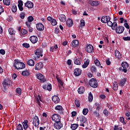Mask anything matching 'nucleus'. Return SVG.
I'll return each instance as SVG.
<instances>
[{
  "label": "nucleus",
  "instance_id": "36",
  "mask_svg": "<svg viewBox=\"0 0 130 130\" xmlns=\"http://www.w3.org/2000/svg\"><path fill=\"white\" fill-rule=\"evenodd\" d=\"M113 130H123L122 127L119 126L118 125H115Z\"/></svg>",
  "mask_w": 130,
  "mask_h": 130
},
{
  "label": "nucleus",
  "instance_id": "60",
  "mask_svg": "<svg viewBox=\"0 0 130 130\" xmlns=\"http://www.w3.org/2000/svg\"><path fill=\"white\" fill-rule=\"evenodd\" d=\"M93 115H95L96 117H99V116H100L99 113L97 112L96 111L93 112Z\"/></svg>",
  "mask_w": 130,
  "mask_h": 130
},
{
  "label": "nucleus",
  "instance_id": "28",
  "mask_svg": "<svg viewBox=\"0 0 130 130\" xmlns=\"http://www.w3.org/2000/svg\"><path fill=\"white\" fill-rule=\"evenodd\" d=\"M27 64L30 67H34L35 61L33 59H29L27 61Z\"/></svg>",
  "mask_w": 130,
  "mask_h": 130
},
{
  "label": "nucleus",
  "instance_id": "4",
  "mask_svg": "<svg viewBox=\"0 0 130 130\" xmlns=\"http://www.w3.org/2000/svg\"><path fill=\"white\" fill-rule=\"evenodd\" d=\"M77 120L78 121H80L81 123L80 125V126H83L84 127V126H85V124H84V123L87 121V119L83 115H81L79 117H77Z\"/></svg>",
  "mask_w": 130,
  "mask_h": 130
},
{
  "label": "nucleus",
  "instance_id": "20",
  "mask_svg": "<svg viewBox=\"0 0 130 130\" xmlns=\"http://www.w3.org/2000/svg\"><path fill=\"white\" fill-rule=\"evenodd\" d=\"M115 30L117 34H121L123 33V31H124V27L119 26L118 27H117V29H116Z\"/></svg>",
  "mask_w": 130,
  "mask_h": 130
},
{
  "label": "nucleus",
  "instance_id": "27",
  "mask_svg": "<svg viewBox=\"0 0 130 130\" xmlns=\"http://www.w3.org/2000/svg\"><path fill=\"white\" fill-rule=\"evenodd\" d=\"M72 47H77L79 45V41L77 40H74L72 42Z\"/></svg>",
  "mask_w": 130,
  "mask_h": 130
},
{
  "label": "nucleus",
  "instance_id": "15",
  "mask_svg": "<svg viewBox=\"0 0 130 130\" xmlns=\"http://www.w3.org/2000/svg\"><path fill=\"white\" fill-rule=\"evenodd\" d=\"M25 7L28 9H32L34 7V4L31 1H27L25 4Z\"/></svg>",
  "mask_w": 130,
  "mask_h": 130
},
{
  "label": "nucleus",
  "instance_id": "35",
  "mask_svg": "<svg viewBox=\"0 0 130 130\" xmlns=\"http://www.w3.org/2000/svg\"><path fill=\"white\" fill-rule=\"evenodd\" d=\"M74 63L75 64H77V66H80V64H81V61L80 60V59H74Z\"/></svg>",
  "mask_w": 130,
  "mask_h": 130
},
{
  "label": "nucleus",
  "instance_id": "14",
  "mask_svg": "<svg viewBox=\"0 0 130 130\" xmlns=\"http://www.w3.org/2000/svg\"><path fill=\"white\" fill-rule=\"evenodd\" d=\"M110 19V17L108 16H103L101 19L102 23L106 24L108 22L109 20Z\"/></svg>",
  "mask_w": 130,
  "mask_h": 130
},
{
  "label": "nucleus",
  "instance_id": "10",
  "mask_svg": "<svg viewBox=\"0 0 130 130\" xmlns=\"http://www.w3.org/2000/svg\"><path fill=\"white\" fill-rule=\"evenodd\" d=\"M86 52L88 53H93L94 52V48L91 44L87 45L85 47Z\"/></svg>",
  "mask_w": 130,
  "mask_h": 130
},
{
  "label": "nucleus",
  "instance_id": "26",
  "mask_svg": "<svg viewBox=\"0 0 130 130\" xmlns=\"http://www.w3.org/2000/svg\"><path fill=\"white\" fill-rule=\"evenodd\" d=\"M58 19L61 22L64 23L67 21L66 15L63 14H61L58 16Z\"/></svg>",
  "mask_w": 130,
  "mask_h": 130
},
{
  "label": "nucleus",
  "instance_id": "2",
  "mask_svg": "<svg viewBox=\"0 0 130 130\" xmlns=\"http://www.w3.org/2000/svg\"><path fill=\"white\" fill-rule=\"evenodd\" d=\"M35 54H36L37 56H33V59H38L40 56L42 57V56H43V49H42L41 48L37 49L36 52H35Z\"/></svg>",
  "mask_w": 130,
  "mask_h": 130
},
{
  "label": "nucleus",
  "instance_id": "57",
  "mask_svg": "<svg viewBox=\"0 0 130 130\" xmlns=\"http://www.w3.org/2000/svg\"><path fill=\"white\" fill-rule=\"evenodd\" d=\"M31 24H32L31 22H30L29 21L25 22V25H26L27 28H28L29 27H31Z\"/></svg>",
  "mask_w": 130,
  "mask_h": 130
},
{
  "label": "nucleus",
  "instance_id": "38",
  "mask_svg": "<svg viewBox=\"0 0 130 130\" xmlns=\"http://www.w3.org/2000/svg\"><path fill=\"white\" fill-rule=\"evenodd\" d=\"M112 30H116L117 29V23L114 22L112 26Z\"/></svg>",
  "mask_w": 130,
  "mask_h": 130
},
{
  "label": "nucleus",
  "instance_id": "46",
  "mask_svg": "<svg viewBox=\"0 0 130 130\" xmlns=\"http://www.w3.org/2000/svg\"><path fill=\"white\" fill-rule=\"evenodd\" d=\"M16 91L18 95H21V94H22V90L20 88H16Z\"/></svg>",
  "mask_w": 130,
  "mask_h": 130
},
{
  "label": "nucleus",
  "instance_id": "42",
  "mask_svg": "<svg viewBox=\"0 0 130 130\" xmlns=\"http://www.w3.org/2000/svg\"><path fill=\"white\" fill-rule=\"evenodd\" d=\"M34 20V18L32 16H29L27 17V22L32 23V21Z\"/></svg>",
  "mask_w": 130,
  "mask_h": 130
},
{
  "label": "nucleus",
  "instance_id": "55",
  "mask_svg": "<svg viewBox=\"0 0 130 130\" xmlns=\"http://www.w3.org/2000/svg\"><path fill=\"white\" fill-rule=\"evenodd\" d=\"M20 18L21 19H25V12H22L20 14Z\"/></svg>",
  "mask_w": 130,
  "mask_h": 130
},
{
  "label": "nucleus",
  "instance_id": "32",
  "mask_svg": "<svg viewBox=\"0 0 130 130\" xmlns=\"http://www.w3.org/2000/svg\"><path fill=\"white\" fill-rule=\"evenodd\" d=\"M8 31L10 35H15V33H16V31L12 28H9Z\"/></svg>",
  "mask_w": 130,
  "mask_h": 130
},
{
  "label": "nucleus",
  "instance_id": "39",
  "mask_svg": "<svg viewBox=\"0 0 130 130\" xmlns=\"http://www.w3.org/2000/svg\"><path fill=\"white\" fill-rule=\"evenodd\" d=\"M3 4L6 6H10L11 1L10 0H3Z\"/></svg>",
  "mask_w": 130,
  "mask_h": 130
},
{
  "label": "nucleus",
  "instance_id": "31",
  "mask_svg": "<svg viewBox=\"0 0 130 130\" xmlns=\"http://www.w3.org/2000/svg\"><path fill=\"white\" fill-rule=\"evenodd\" d=\"M21 75L23 76V77H28V76H29V75H30V72H29V71L28 70H25L24 71H23L22 72Z\"/></svg>",
  "mask_w": 130,
  "mask_h": 130
},
{
  "label": "nucleus",
  "instance_id": "23",
  "mask_svg": "<svg viewBox=\"0 0 130 130\" xmlns=\"http://www.w3.org/2000/svg\"><path fill=\"white\" fill-rule=\"evenodd\" d=\"M74 73L75 76L78 77L79 76H81V75L82 74V70L80 69L77 68L74 70Z\"/></svg>",
  "mask_w": 130,
  "mask_h": 130
},
{
  "label": "nucleus",
  "instance_id": "19",
  "mask_svg": "<svg viewBox=\"0 0 130 130\" xmlns=\"http://www.w3.org/2000/svg\"><path fill=\"white\" fill-rule=\"evenodd\" d=\"M52 101L54 103H55L56 104H57V103H59L60 102V99L57 95H53L52 97Z\"/></svg>",
  "mask_w": 130,
  "mask_h": 130
},
{
  "label": "nucleus",
  "instance_id": "47",
  "mask_svg": "<svg viewBox=\"0 0 130 130\" xmlns=\"http://www.w3.org/2000/svg\"><path fill=\"white\" fill-rule=\"evenodd\" d=\"M16 129H17V130H23V126H22V124H18V125L16 127Z\"/></svg>",
  "mask_w": 130,
  "mask_h": 130
},
{
  "label": "nucleus",
  "instance_id": "52",
  "mask_svg": "<svg viewBox=\"0 0 130 130\" xmlns=\"http://www.w3.org/2000/svg\"><path fill=\"white\" fill-rule=\"evenodd\" d=\"M94 63L95 64H96L98 67H100V61H99V60L98 59H96L94 60Z\"/></svg>",
  "mask_w": 130,
  "mask_h": 130
},
{
  "label": "nucleus",
  "instance_id": "3",
  "mask_svg": "<svg viewBox=\"0 0 130 130\" xmlns=\"http://www.w3.org/2000/svg\"><path fill=\"white\" fill-rule=\"evenodd\" d=\"M121 67L122 68H119V71H121L122 72L126 73V72H127V69L129 68V65H128V63H127V62H124L121 63Z\"/></svg>",
  "mask_w": 130,
  "mask_h": 130
},
{
  "label": "nucleus",
  "instance_id": "8",
  "mask_svg": "<svg viewBox=\"0 0 130 130\" xmlns=\"http://www.w3.org/2000/svg\"><path fill=\"white\" fill-rule=\"evenodd\" d=\"M37 79L39 80L42 83H44V82H46V79H45V77L43 76L41 73H38L36 74Z\"/></svg>",
  "mask_w": 130,
  "mask_h": 130
},
{
  "label": "nucleus",
  "instance_id": "18",
  "mask_svg": "<svg viewBox=\"0 0 130 130\" xmlns=\"http://www.w3.org/2000/svg\"><path fill=\"white\" fill-rule=\"evenodd\" d=\"M29 40L31 43L35 44V43H37V42L38 41V38H37V36H32L31 37H30Z\"/></svg>",
  "mask_w": 130,
  "mask_h": 130
},
{
  "label": "nucleus",
  "instance_id": "63",
  "mask_svg": "<svg viewBox=\"0 0 130 130\" xmlns=\"http://www.w3.org/2000/svg\"><path fill=\"white\" fill-rule=\"evenodd\" d=\"M18 7L23 6V1L22 0L18 1Z\"/></svg>",
  "mask_w": 130,
  "mask_h": 130
},
{
  "label": "nucleus",
  "instance_id": "7",
  "mask_svg": "<svg viewBox=\"0 0 130 130\" xmlns=\"http://www.w3.org/2000/svg\"><path fill=\"white\" fill-rule=\"evenodd\" d=\"M22 125L23 126V129L27 130L29 128V130H32L31 127H30V125L29 124V121L27 119H25L22 122Z\"/></svg>",
  "mask_w": 130,
  "mask_h": 130
},
{
  "label": "nucleus",
  "instance_id": "21",
  "mask_svg": "<svg viewBox=\"0 0 130 130\" xmlns=\"http://www.w3.org/2000/svg\"><path fill=\"white\" fill-rule=\"evenodd\" d=\"M42 88H43V89H44V90H47L48 91L50 92V91H51V90H52V85H51V84H48V85H43L42 86Z\"/></svg>",
  "mask_w": 130,
  "mask_h": 130
},
{
  "label": "nucleus",
  "instance_id": "24",
  "mask_svg": "<svg viewBox=\"0 0 130 130\" xmlns=\"http://www.w3.org/2000/svg\"><path fill=\"white\" fill-rule=\"evenodd\" d=\"M126 80L127 79L126 78H122L120 79V80L119 81V85L121 87H123L124 85H125V83L126 82Z\"/></svg>",
  "mask_w": 130,
  "mask_h": 130
},
{
  "label": "nucleus",
  "instance_id": "50",
  "mask_svg": "<svg viewBox=\"0 0 130 130\" xmlns=\"http://www.w3.org/2000/svg\"><path fill=\"white\" fill-rule=\"evenodd\" d=\"M12 11L13 13H16V12H17V6L16 5H14L12 7Z\"/></svg>",
  "mask_w": 130,
  "mask_h": 130
},
{
  "label": "nucleus",
  "instance_id": "16",
  "mask_svg": "<svg viewBox=\"0 0 130 130\" xmlns=\"http://www.w3.org/2000/svg\"><path fill=\"white\" fill-rule=\"evenodd\" d=\"M36 28L38 31H43L44 30V25L41 23H38L36 24Z\"/></svg>",
  "mask_w": 130,
  "mask_h": 130
},
{
  "label": "nucleus",
  "instance_id": "49",
  "mask_svg": "<svg viewBox=\"0 0 130 130\" xmlns=\"http://www.w3.org/2000/svg\"><path fill=\"white\" fill-rule=\"evenodd\" d=\"M84 63L87 64V66H89L90 63V60L89 59H84Z\"/></svg>",
  "mask_w": 130,
  "mask_h": 130
},
{
  "label": "nucleus",
  "instance_id": "62",
  "mask_svg": "<svg viewBox=\"0 0 130 130\" xmlns=\"http://www.w3.org/2000/svg\"><path fill=\"white\" fill-rule=\"evenodd\" d=\"M0 53L2 55H5V54H6V51H5V50H4V49H1L0 50Z\"/></svg>",
  "mask_w": 130,
  "mask_h": 130
},
{
  "label": "nucleus",
  "instance_id": "40",
  "mask_svg": "<svg viewBox=\"0 0 130 130\" xmlns=\"http://www.w3.org/2000/svg\"><path fill=\"white\" fill-rule=\"evenodd\" d=\"M75 105L77 107V108L80 107L81 106V103H80V101L79 100H76L75 101Z\"/></svg>",
  "mask_w": 130,
  "mask_h": 130
},
{
  "label": "nucleus",
  "instance_id": "53",
  "mask_svg": "<svg viewBox=\"0 0 130 130\" xmlns=\"http://www.w3.org/2000/svg\"><path fill=\"white\" fill-rule=\"evenodd\" d=\"M119 54H120V52L118 50H115V55L116 57H118V56H119Z\"/></svg>",
  "mask_w": 130,
  "mask_h": 130
},
{
  "label": "nucleus",
  "instance_id": "59",
  "mask_svg": "<svg viewBox=\"0 0 130 130\" xmlns=\"http://www.w3.org/2000/svg\"><path fill=\"white\" fill-rule=\"evenodd\" d=\"M107 23L108 26H109V27H112V25H113V23L110 21V19H109V21H108Z\"/></svg>",
  "mask_w": 130,
  "mask_h": 130
},
{
  "label": "nucleus",
  "instance_id": "58",
  "mask_svg": "<svg viewBox=\"0 0 130 130\" xmlns=\"http://www.w3.org/2000/svg\"><path fill=\"white\" fill-rule=\"evenodd\" d=\"M106 63L107 66H110V64H111V62L110 61V60L109 59V58L106 59Z\"/></svg>",
  "mask_w": 130,
  "mask_h": 130
},
{
  "label": "nucleus",
  "instance_id": "29",
  "mask_svg": "<svg viewBox=\"0 0 130 130\" xmlns=\"http://www.w3.org/2000/svg\"><path fill=\"white\" fill-rule=\"evenodd\" d=\"M85 90L84 87H80L78 88V92L79 94H84V93H85Z\"/></svg>",
  "mask_w": 130,
  "mask_h": 130
},
{
  "label": "nucleus",
  "instance_id": "9",
  "mask_svg": "<svg viewBox=\"0 0 130 130\" xmlns=\"http://www.w3.org/2000/svg\"><path fill=\"white\" fill-rule=\"evenodd\" d=\"M55 110H57V111H59V114H60V115H63V113H64V109L62 106L60 105H57L55 107Z\"/></svg>",
  "mask_w": 130,
  "mask_h": 130
},
{
  "label": "nucleus",
  "instance_id": "30",
  "mask_svg": "<svg viewBox=\"0 0 130 130\" xmlns=\"http://www.w3.org/2000/svg\"><path fill=\"white\" fill-rule=\"evenodd\" d=\"M78 127H79V124L77 123L71 124V128L72 130H76L77 128H78Z\"/></svg>",
  "mask_w": 130,
  "mask_h": 130
},
{
  "label": "nucleus",
  "instance_id": "43",
  "mask_svg": "<svg viewBox=\"0 0 130 130\" xmlns=\"http://www.w3.org/2000/svg\"><path fill=\"white\" fill-rule=\"evenodd\" d=\"M86 23L85 22V20L84 19H81L80 20V27H84Z\"/></svg>",
  "mask_w": 130,
  "mask_h": 130
},
{
  "label": "nucleus",
  "instance_id": "6",
  "mask_svg": "<svg viewBox=\"0 0 130 130\" xmlns=\"http://www.w3.org/2000/svg\"><path fill=\"white\" fill-rule=\"evenodd\" d=\"M2 85L4 88H5V87H7V86H8V87H12L13 83L10 79H7L2 82Z\"/></svg>",
  "mask_w": 130,
  "mask_h": 130
},
{
  "label": "nucleus",
  "instance_id": "56",
  "mask_svg": "<svg viewBox=\"0 0 130 130\" xmlns=\"http://www.w3.org/2000/svg\"><path fill=\"white\" fill-rule=\"evenodd\" d=\"M28 33V30H26L25 29H23L21 30V34L22 35H26Z\"/></svg>",
  "mask_w": 130,
  "mask_h": 130
},
{
  "label": "nucleus",
  "instance_id": "48",
  "mask_svg": "<svg viewBox=\"0 0 130 130\" xmlns=\"http://www.w3.org/2000/svg\"><path fill=\"white\" fill-rule=\"evenodd\" d=\"M22 46L25 48H29V47H30V45L27 43H24L22 44Z\"/></svg>",
  "mask_w": 130,
  "mask_h": 130
},
{
  "label": "nucleus",
  "instance_id": "5",
  "mask_svg": "<svg viewBox=\"0 0 130 130\" xmlns=\"http://www.w3.org/2000/svg\"><path fill=\"white\" fill-rule=\"evenodd\" d=\"M89 84L92 88H97L98 87V82L94 78H91L89 80Z\"/></svg>",
  "mask_w": 130,
  "mask_h": 130
},
{
  "label": "nucleus",
  "instance_id": "61",
  "mask_svg": "<svg viewBox=\"0 0 130 130\" xmlns=\"http://www.w3.org/2000/svg\"><path fill=\"white\" fill-rule=\"evenodd\" d=\"M5 12V9H4V8H3V6L0 5V15H2V13H4Z\"/></svg>",
  "mask_w": 130,
  "mask_h": 130
},
{
  "label": "nucleus",
  "instance_id": "44",
  "mask_svg": "<svg viewBox=\"0 0 130 130\" xmlns=\"http://www.w3.org/2000/svg\"><path fill=\"white\" fill-rule=\"evenodd\" d=\"M90 70L91 72H92V73H96V72H97V69H96V67H95L94 66H92Z\"/></svg>",
  "mask_w": 130,
  "mask_h": 130
},
{
  "label": "nucleus",
  "instance_id": "25",
  "mask_svg": "<svg viewBox=\"0 0 130 130\" xmlns=\"http://www.w3.org/2000/svg\"><path fill=\"white\" fill-rule=\"evenodd\" d=\"M66 24L69 28H71V27H73V25H74V22H73V20L71 18H70L68 19L66 21Z\"/></svg>",
  "mask_w": 130,
  "mask_h": 130
},
{
  "label": "nucleus",
  "instance_id": "54",
  "mask_svg": "<svg viewBox=\"0 0 130 130\" xmlns=\"http://www.w3.org/2000/svg\"><path fill=\"white\" fill-rule=\"evenodd\" d=\"M122 39L124 41H130V37H123Z\"/></svg>",
  "mask_w": 130,
  "mask_h": 130
},
{
  "label": "nucleus",
  "instance_id": "41",
  "mask_svg": "<svg viewBox=\"0 0 130 130\" xmlns=\"http://www.w3.org/2000/svg\"><path fill=\"white\" fill-rule=\"evenodd\" d=\"M88 112H89V110H88V109L87 108L83 109L82 111V113L83 115H87V114H88Z\"/></svg>",
  "mask_w": 130,
  "mask_h": 130
},
{
  "label": "nucleus",
  "instance_id": "34",
  "mask_svg": "<svg viewBox=\"0 0 130 130\" xmlns=\"http://www.w3.org/2000/svg\"><path fill=\"white\" fill-rule=\"evenodd\" d=\"M88 100L89 102H92L93 101V94H92V93L90 92L88 94Z\"/></svg>",
  "mask_w": 130,
  "mask_h": 130
},
{
  "label": "nucleus",
  "instance_id": "51",
  "mask_svg": "<svg viewBox=\"0 0 130 130\" xmlns=\"http://www.w3.org/2000/svg\"><path fill=\"white\" fill-rule=\"evenodd\" d=\"M103 113L105 115V116H108L109 112L106 109H104L103 110Z\"/></svg>",
  "mask_w": 130,
  "mask_h": 130
},
{
  "label": "nucleus",
  "instance_id": "22",
  "mask_svg": "<svg viewBox=\"0 0 130 130\" xmlns=\"http://www.w3.org/2000/svg\"><path fill=\"white\" fill-rule=\"evenodd\" d=\"M43 68V64L42 63V62H40L36 64V66H35L36 71H40V70H41V69H42Z\"/></svg>",
  "mask_w": 130,
  "mask_h": 130
},
{
  "label": "nucleus",
  "instance_id": "1",
  "mask_svg": "<svg viewBox=\"0 0 130 130\" xmlns=\"http://www.w3.org/2000/svg\"><path fill=\"white\" fill-rule=\"evenodd\" d=\"M13 67L16 70H23V69H25V66L24 63L21 62L19 60H15Z\"/></svg>",
  "mask_w": 130,
  "mask_h": 130
},
{
  "label": "nucleus",
  "instance_id": "37",
  "mask_svg": "<svg viewBox=\"0 0 130 130\" xmlns=\"http://www.w3.org/2000/svg\"><path fill=\"white\" fill-rule=\"evenodd\" d=\"M118 89V86L117 85V82H115L113 85V89L116 91Z\"/></svg>",
  "mask_w": 130,
  "mask_h": 130
},
{
  "label": "nucleus",
  "instance_id": "12",
  "mask_svg": "<svg viewBox=\"0 0 130 130\" xmlns=\"http://www.w3.org/2000/svg\"><path fill=\"white\" fill-rule=\"evenodd\" d=\"M33 122L32 124L35 126V127H37L39 125V118H38V116H35L32 119Z\"/></svg>",
  "mask_w": 130,
  "mask_h": 130
},
{
  "label": "nucleus",
  "instance_id": "64",
  "mask_svg": "<svg viewBox=\"0 0 130 130\" xmlns=\"http://www.w3.org/2000/svg\"><path fill=\"white\" fill-rule=\"evenodd\" d=\"M71 114H72V117H75V116L77 115V113L76 112V111H73V112H72Z\"/></svg>",
  "mask_w": 130,
  "mask_h": 130
},
{
  "label": "nucleus",
  "instance_id": "33",
  "mask_svg": "<svg viewBox=\"0 0 130 130\" xmlns=\"http://www.w3.org/2000/svg\"><path fill=\"white\" fill-rule=\"evenodd\" d=\"M119 121H120V122L122 123V124H123V125H125V124H126V122L125 121L124 118H123V117H120L119 118Z\"/></svg>",
  "mask_w": 130,
  "mask_h": 130
},
{
  "label": "nucleus",
  "instance_id": "45",
  "mask_svg": "<svg viewBox=\"0 0 130 130\" xmlns=\"http://www.w3.org/2000/svg\"><path fill=\"white\" fill-rule=\"evenodd\" d=\"M51 22L52 26H56V25H57V22H56V20L54 19H53Z\"/></svg>",
  "mask_w": 130,
  "mask_h": 130
},
{
  "label": "nucleus",
  "instance_id": "13",
  "mask_svg": "<svg viewBox=\"0 0 130 130\" xmlns=\"http://www.w3.org/2000/svg\"><path fill=\"white\" fill-rule=\"evenodd\" d=\"M61 118L60 116L57 114H54L52 115V119L53 121H55V122H56L57 121H60Z\"/></svg>",
  "mask_w": 130,
  "mask_h": 130
},
{
  "label": "nucleus",
  "instance_id": "17",
  "mask_svg": "<svg viewBox=\"0 0 130 130\" xmlns=\"http://www.w3.org/2000/svg\"><path fill=\"white\" fill-rule=\"evenodd\" d=\"M88 4L92 6V7H97V6H99L100 3L97 1H93V0H90L88 2Z\"/></svg>",
  "mask_w": 130,
  "mask_h": 130
},
{
  "label": "nucleus",
  "instance_id": "11",
  "mask_svg": "<svg viewBox=\"0 0 130 130\" xmlns=\"http://www.w3.org/2000/svg\"><path fill=\"white\" fill-rule=\"evenodd\" d=\"M53 125H54V128L55 129H60V128H61V127H62L63 126V125L61 123V121H60L55 122Z\"/></svg>",
  "mask_w": 130,
  "mask_h": 130
}]
</instances>
